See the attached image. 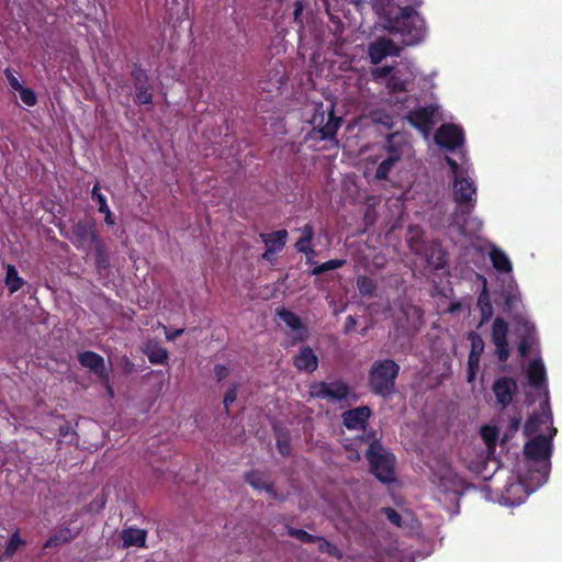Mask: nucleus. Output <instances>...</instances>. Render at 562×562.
<instances>
[{
    "label": "nucleus",
    "instance_id": "obj_1",
    "mask_svg": "<svg viewBox=\"0 0 562 562\" xmlns=\"http://www.w3.org/2000/svg\"><path fill=\"white\" fill-rule=\"evenodd\" d=\"M402 4V2L400 1ZM417 5L403 3L397 12L384 16L383 29L397 37L405 46L418 45L427 35L425 19L416 11Z\"/></svg>",
    "mask_w": 562,
    "mask_h": 562
},
{
    "label": "nucleus",
    "instance_id": "obj_2",
    "mask_svg": "<svg viewBox=\"0 0 562 562\" xmlns=\"http://www.w3.org/2000/svg\"><path fill=\"white\" fill-rule=\"evenodd\" d=\"M543 413L540 416L530 417L525 424V432L528 436L537 435L530 439L524 448V452L531 460H547L552 450L551 440L557 434V428L552 426L553 416L548 407V403L542 405Z\"/></svg>",
    "mask_w": 562,
    "mask_h": 562
},
{
    "label": "nucleus",
    "instance_id": "obj_3",
    "mask_svg": "<svg viewBox=\"0 0 562 562\" xmlns=\"http://www.w3.org/2000/svg\"><path fill=\"white\" fill-rule=\"evenodd\" d=\"M446 161L453 177L452 193L457 203V213L469 214L476 203L475 183L469 177L468 170L459 166L456 160L447 156Z\"/></svg>",
    "mask_w": 562,
    "mask_h": 562
},
{
    "label": "nucleus",
    "instance_id": "obj_4",
    "mask_svg": "<svg viewBox=\"0 0 562 562\" xmlns=\"http://www.w3.org/2000/svg\"><path fill=\"white\" fill-rule=\"evenodd\" d=\"M340 119L334 114V104H316L311 119L312 131L310 137L315 140L334 139L340 126Z\"/></svg>",
    "mask_w": 562,
    "mask_h": 562
},
{
    "label": "nucleus",
    "instance_id": "obj_5",
    "mask_svg": "<svg viewBox=\"0 0 562 562\" xmlns=\"http://www.w3.org/2000/svg\"><path fill=\"white\" fill-rule=\"evenodd\" d=\"M400 366L391 360L375 361L369 373L371 390L379 395L386 396L395 392V379L398 375Z\"/></svg>",
    "mask_w": 562,
    "mask_h": 562
},
{
    "label": "nucleus",
    "instance_id": "obj_6",
    "mask_svg": "<svg viewBox=\"0 0 562 562\" xmlns=\"http://www.w3.org/2000/svg\"><path fill=\"white\" fill-rule=\"evenodd\" d=\"M370 468L375 477L383 482H392L394 477V457L378 440H373L367 451Z\"/></svg>",
    "mask_w": 562,
    "mask_h": 562
},
{
    "label": "nucleus",
    "instance_id": "obj_7",
    "mask_svg": "<svg viewBox=\"0 0 562 562\" xmlns=\"http://www.w3.org/2000/svg\"><path fill=\"white\" fill-rule=\"evenodd\" d=\"M72 245L80 250L88 251L91 246L100 240L95 224L92 220L75 223L68 236Z\"/></svg>",
    "mask_w": 562,
    "mask_h": 562
},
{
    "label": "nucleus",
    "instance_id": "obj_8",
    "mask_svg": "<svg viewBox=\"0 0 562 562\" xmlns=\"http://www.w3.org/2000/svg\"><path fill=\"white\" fill-rule=\"evenodd\" d=\"M407 120L428 138L434 125L440 120L439 105L429 104L417 108L408 113Z\"/></svg>",
    "mask_w": 562,
    "mask_h": 562
},
{
    "label": "nucleus",
    "instance_id": "obj_9",
    "mask_svg": "<svg viewBox=\"0 0 562 562\" xmlns=\"http://www.w3.org/2000/svg\"><path fill=\"white\" fill-rule=\"evenodd\" d=\"M407 144L402 140L397 135L387 137V156L381 161L376 168L375 178L378 180H385L397 161H400L404 154Z\"/></svg>",
    "mask_w": 562,
    "mask_h": 562
},
{
    "label": "nucleus",
    "instance_id": "obj_10",
    "mask_svg": "<svg viewBox=\"0 0 562 562\" xmlns=\"http://www.w3.org/2000/svg\"><path fill=\"white\" fill-rule=\"evenodd\" d=\"M311 394L315 397L336 403L347 400L350 395V390L348 385L341 381L321 382L312 385Z\"/></svg>",
    "mask_w": 562,
    "mask_h": 562
},
{
    "label": "nucleus",
    "instance_id": "obj_11",
    "mask_svg": "<svg viewBox=\"0 0 562 562\" xmlns=\"http://www.w3.org/2000/svg\"><path fill=\"white\" fill-rule=\"evenodd\" d=\"M508 324L501 317H496L492 325L491 338L495 346V356L501 362H505L509 358L508 348Z\"/></svg>",
    "mask_w": 562,
    "mask_h": 562
},
{
    "label": "nucleus",
    "instance_id": "obj_12",
    "mask_svg": "<svg viewBox=\"0 0 562 562\" xmlns=\"http://www.w3.org/2000/svg\"><path fill=\"white\" fill-rule=\"evenodd\" d=\"M133 86L135 89V103L137 104H151L153 103V87L149 83L148 76L144 69L134 66L132 70Z\"/></svg>",
    "mask_w": 562,
    "mask_h": 562
},
{
    "label": "nucleus",
    "instance_id": "obj_13",
    "mask_svg": "<svg viewBox=\"0 0 562 562\" xmlns=\"http://www.w3.org/2000/svg\"><path fill=\"white\" fill-rule=\"evenodd\" d=\"M463 140L462 130L454 124H443L435 134L436 144L448 150L457 149L463 144Z\"/></svg>",
    "mask_w": 562,
    "mask_h": 562
},
{
    "label": "nucleus",
    "instance_id": "obj_14",
    "mask_svg": "<svg viewBox=\"0 0 562 562\" xmlns=\"http://www.w3.org/2000/svg\"><path fill=\"white\" fill-rule=\"evenodd\" d=\"M401 47L391 38L379 37L369 46V57L373 64L381 63L387 56H398Z\"/></svg>",
    "mask_w": 562,
    "mask_h": 562
},
{
    "label": "nucleus",
    "instance_id": "obj_15",
    "mask_svg": "<svg viewBox=\"0 0 562 562\" xmlns=\"http://www.w3.org/2000/svg\"><path fill=\"white\" fill-rule=\"evenodd\" d=\"M492 390L497 404L505 408L512 403L513 395L517 392V383L512 378L503 376L495 380Z\"/></svg>",
    "mask_w": 562,
    "mask_h": 562
},
{
    "label": "nucleus",
    "instance_id": "obj_16",
    "mask_svg": "<svg viewBox=\"0 0 562 562\" xmlns=\"http://www.w3.org/2000/svg\"><path fill=\"white\" fill-rule=\"evenodd\" d=\"M519 336L518 351L521 357H527L537 342L535 326L528 321L521 319L516 329Z\"/></svg>",
    "mask_w": 562,
    "mask_h": 562
},
{
    "label": "nucleus",
    "instance_id": "obj_17",
    "mask_svg": "<svg viewBox=\"0 0 562 562\" xmlns=\"http://www.w3.org/2000/svg\"><path fill=\"white\" fill-rule=\"evenodd\" d=\"M78 361L100 379H108L104 359L100 355L93 351H85L78 355Z\"/></svg>",
    "mask_w": 562,
    "mask_h": 562
},
{
    "label": "nucleus",
    "instance_id": "obj_18",
    "mask_svg": "<svg viewBox=\"0 0 562 562\" xmlns=\"http://www.w3.org/2000/svg\"><path fill=\"white\" fill-rule=\"evenodd\" d=\"M371 415V411L368 406H360L342 414L344 425L348 429H363L368 418Z\"/></svg>",
    "mask_w": 562,
    "mask_h": 562
},
{
    "label": "nucleus",
    "instance_id": "obj_19",
    "mask_svg": "<svg viewBox=\"0 0 562 562\" xmlns=\"http://www.w3.org/2000/svg\"><path fill=\"white\" fill-rule=\"evenodd\" d=\"M280 319L293 331V341H302L306 338L307 330L302 325L300 317L288 310L278 311Z\"/></svg>",
    "mask_w": 562,
    "mask_h": 562
},
{
    "label": "nucleus",
    "instance_id": "obj_20",
    "mask_svg": "<svg viewBox=\"0 0 562 562\" xmlns=\"http://www.w3.org/2000/svg\"><path fill=\"white\" fill-rule=\"evenodd\" d=\"M142 351L153 364H164L169 356L168 350L156 340H147L143 345Z\"/></svg>",
    "mask_w": 562,
    "mask_h": 562
},
{
    "label": "nucleus",
    "instance_id": "obj_21",
    "mask_svg": "<svg viewBox=\"0 0 562 562\" xmlns=\"http://www.w3.org/2000/svg\"><path fill=\"white\" fill-rule=\"evenodd\" d=\"M294 366L300 371L313 372L317 369L318 359L310 347H304L293 359Z\"/></svg>",
    "mask_w": 562,
    "mask_h": 562
},
{
    "label": "nucleus",
    "instance_id": "obj_22",
    "mask_svg": "<svg viewBox=\"0 0 562 562\" xmlns=\"http://www.w3.org/2000/svg\"><path fill=\"white\" fill-rule=\"evenodd\" d=\"M79 533L80 529L63 527L47 539V541L44 543L43 549L56 548L64 543H68L75 538H77Z\"/></svg>",
    "mask_w": 562,
    "mask_h": 562
},
{
    "label": "nucleus",
    "instance_id": "obj_23",
    "mask_svg": "<svg viewBox=\"0 0 562 562\" xmlns=\"http://www.w3.org/2000/svg\"><path fill=\"white\" fill-rule=\"evenodd\" d=\"M260 238L266 247L270 248V251L279 252L285 246L288 232L280 229L270 234H260Z\"/></svg>",
    "mask_w": 562,
    "mask_h": 562
},
{
    "label": "nucleus",
    "instance_id": "obj_24",
    "mask_svg": "<svg viewBox=\"0 0 562 562\" xmlns=\"http://www.w3.org/2000/svg\"><path fill=\"white\" fill-rule=\"evenodd\" d=\"M121 538L123 540L124 548L133 546L144 547L146 541V531L138 528H127L122 530Z\"/></svg>",
    "mask_w": 562,
    "mask_h": 562
},
{
    "label": "nucleus",
    "instance_id": "obj_25",
    "mask_svg": "<svg viewBox=\"0 0 562 562\" xmlns=\"http://www.w3.org/2000/svg\"><path fill=\"white\" fill-rule=\"evenodd\" d=\"M528 380L535 387H540L546 381V369L541 360H533L528 367Z\"/></svg>",
    "mask_w": 562,
    "mask_h": 562
},
{
    "label": "nucleus",
    "instance_id": "obj_26",
    "mask_svg": "<svg viewBox=\"0 0 562 562\" xmlns=\"http://www.w3.org/2000/svg\"><path fill=\"white\" fill-rule=\"evenodd\" d=\"M411 81V77L402 75L400 70H395L389 77L386 87L392 93L405 92L408 91V86Z\"/></svg>",
    "mask_w": 562,
    "mask_h": 562
},
{
    "label": "nucleus",
    "instance_id": "obj_27",
    "mask_svg": "<svg viewBox=\"0 0 562 562\" xmlns=\"http://www.w3.org/2000/svg\"><path fill=\"white\" fill-rule=\"evenodd\" d=\"M469 340L471 341V351L469 355V364L471 367L480 364V357L484 351V341L482 337L474 331L469 334Z\"/></svg>",
    "mask_w": 562,
    "mask_h": 562
},
{
    "label": "nucleus",
    "instance_id": "obj_28",
    "mask_svg": "<svg viewBox=\"0 0 562 562\" xmlns=\"http://www.w3.org/2000/svg\"><path fill=\"white\" fill-rule=\"evenodd\" d=\"M490 258L493 263V267L503 273H509L513 270L512 262L508 256L498 248H493L490 251Z\"/></svg>",
    "mask_w": 562,
    "mask_h": 562
},
{
    "label": "nucleus",
    "instance_id": "obj_29",
    "mask_svg": "<svg viewBox=\"0 0 562 562\" xmlns=\"http://www.w3.org/2000/svg\"><path fill=\"white\" fill-rule=\"evenodd\" d=\"M4 283L10 293H15L24 285V280L19 276L18 270L13 265L7 266Z\"/></svg>",
    "mask_w": 562,
    "mask_h": 562
},
{
    "label": "nucleus",
    "instance_id": "obj_30",
    "mask_svg": "<svg viewBox=\"0 0 562 562\" xmlns=\"http://www.w3.org/2000/svg\"><path fill=\"white\" fill-rule=\"evenodd\" d=\"M246 481L256 490H266L272 496H276L271 484L263 480V475L260 472L251 471L246 474Z\"/></svg>",
    "mask_w": 562,
    "mask_h": 562
},
{
    "label": "nucleus",
    "instance_id": "obj_31",
    "mask_svg": "<svg viewBox=\"0 0 562 562\" xmlns=\"http://www.w3.org/2000/svg\"><path fill=\"white\" fill-rule=\"evenodd\" d=\"M357 288L362 296L371 297L376 290V284L372 279L360 276L357 278Z\"/></svg>",
    "mask_w": 562,
    "mask_h": 562
},
{
    "label": "nucleus",
    "instance_id": "obj_32",
    "mask_svg": "<svg viewBox=\"0 0 562 562\" xmlns=\"http://www.w3.org/2000/svg\"><path fill=\"white\" fill-rule=\"evenodd\" d=\"M477 306L481 311V323L488 321L493 315V307L486 292H482L477 299Z\"/></svg>",
    "mask_w": 562,
    "mask_h": 562
},
{
    "label": "nucleus",
    "instance_id": "obj_33",
    "mask_svg": "<svg viewBox=\"0 0 562 562\" xmlns=\"http://www.w3.org/2000/svg\"><path fill=\"white\" fill-rule=\"evenodd\" d=\"M93 247L95 249V263L98 269H106L110 265V261L102 240L100 239L97 241Z\"/></svg>",
    "mask_w": 562,
    "mask_h": 562
},
{
    "label": "nucleus",
    "instance_id": "obj_34",
    "mask_svg": "<svg viewBox=\"0 0 562 562\" xmlns=\"http://www.w3.org/2000/svg\"><path fill=\"white\" fill-rule=\"evenodd\" d=\"M345 263H346V260H344V259L328 260V261H326L324 263L317 265L312 270V274L313 276H319V274H322L324 272H327L329 270L338 269V268L342 267Z\"/></svg>",
    "mask_w": 562,
    "mask_h": 562
},
{
    "label": "nucleus",
    "instance_id": "obj_35",
    "mask_svg": "<svg viewBox=\"0 0 562 562\" xmlns=\"http://www.w3.org/2000/svg\"><path fill=\"white\" fill-rule=\"evenodd\" d=\"M481 436L488 449H493L498 437V430L494 426L486 425L481 428Z\"/></svg>",
    "mask_w": 562,
    "mask_h": 562
},
{
    "label": "nucleus",
    "instance_id": "obj_36",
    "mask_svg": "<svg viewBox=\"0 0 562 562\" xmlns=\"http://www.w3.org/2000/svg\"><path fill=\"white\" fill-rule=\"evenodd\" d=\"M288 533L291 537H294L295 539H297L302 542H305V543H314V542H316V539H318L317 536H313V535L306 532L305 530L295 529L292 527L288 528Z\"/></svg>",
    "mask_w": 562,
    "mask_h": 562
},
{
    "label": "nucleus",
    "instance_id": "obj_37",
    "mask_svg": "<svg viewBox=\"0 0 562 562\" xmlns=\"http://www.w3.org/2000/svg\"><path fill=\"white\" fill-rule=\"evenodd\" d=\"M21 543H22V540H21V538L19 536V532L15 531L11 536V538H10L8 544H7V547L4 549V552H3V555L7 557V558L13 557Z\"/></svg>",
    "mask_w": 562,
    "mask_h": 562
},
{
    "label": "nucleus",
    "instance_id": "obj_38",
    "mask_svg": "<svg viewBox=\"0 0 562 562\" xmlns=\"http://www.w3.org/2000/svg\"><path fill=\"white\" fill-rule=\"evenodd\" d=\"M456 481H457V476L450 469H447L445 471V474H442L440 476V485L446 491L454 488Z\"/></svg>",
    "mask_w": 562,
    "mask_h": 562
},
{
    "label": "nucleus",
    "instance_id": "obj_39",
    "mask_svg": "<svg viewBox=\"0 0 562 562\" xmlns=\"http://www.w3.org/2000/svg\"><path fill=\"white\" fill-rule=\"evenodd\" d=\"M18 91L24 104H26L27 106H33L36 104L37 99L33 90L22 87Z\"/></svg>",
    "mask_w": 562,
    "mask_h": 562
},
{
    "label": "nucleus",
    "instance_id": "obj_40",
    "mask_svg": "<svg viewBox=\"0 0 562 562\" xmlns=\"http://www.w3.org/2000/svg\"><path fill=\"white\" fill-rule=\"evenodd\" d=\"M91 196L93 200L97 201L98 203V211L101 213V212H104V211H108L109 206H108V203H106V199L105 196L100 192L99 190V186L95 184L91 191Z\"/></svg>",
    "mask_w": 562,
    "mask_h": 562
},
{
    "label": "nucleus",
    "instance_id": "obj_41",
    "mask_svg": "<svg viewBox=\"0 0 562 562\" xmlns=\"http://www.w3.org/2000/svg\"><path fill=\"white\" fill-rule=\"evenodd\" d=\"M382 510L391 524H393L396 527L402 526V517L395 509L391 507H385Z\"/></svg>",
    "mask_w": 562,
    "mask_h": 562
},
{
    "label": "nucleus",
    "instance_id": "obj_42",
    "mask_svg": "<svg viewBox=\"0 0 562 562\" xmlns=\"http://www.w3.org/2000/svg\"><path fill=\"white\" fill-rule=\"evenodd\" d=\"M295 248L299 252H303L306 256L315 254V250L311 246V240L308 239L300 238L295 244Z\"/></svg>",
    "mask_w": 562,
    "mask_h": 562
},
{
    "label": "nucleus",
    "instance_id": "obj_43",
    "mask_svg": "<svg viewBox=\"0 0 562 562\" xmlns=\"http://www.w3.org/2000/svg\"><path fill=\"white\" fill-rule=\"evenodd\" d=\"M236 397H237V385L233 384L225 393V396L223 400V404H224L226 411L228 409V406L236 401Z\"/></svg>",
    "mask_w": 562,
    "mask_h": 562
},
{
    "label": "nucleus",
    "instance_id": "obj_44",
    "mask_svg": "<svg viewBox=\"0 0 562 562\" xmlns=\"http://www.w3.org/2000/svg\"><path fill=\"white\" fill-rule=\"evenodd\" d=\"M277 446L282 456H289L291 451L290 441L285 436H278Z\"/></svg>",
    "mask_w": 562,
    "mask_h": 562
},
{
    "label": "nucleus",
    "instance_id": "obj_45",
    "mask_svg": "<svg viewBox=\"0 0 562 562\" xmlns=\"http://www.w3.org/2000/svg\"><path fill=\"white\" fill-rule=\"evenodd\" d=\"M316 542H319V550L322 552H327L331 555L336 554L337 548L335 546H333L330 542H328L327 540H325L324 538L318 537V539H316Z\"/></svg>",
    "mask_w": 562,
    "mask_h": 562
},
{
    "label": "nucleus",
    "instance_id": "obj_46",
    "mask_svg": "<svg viewBox=\"0 0 562 562\" xmlns=\"http://www.w3.org/2000/svg\"><path fill=\"white\" fill-rule=\"evenodd\" d=\"M393 74V67L385 66L375 68L372 71V76L374 79L389 78Z\"/></svg>",
    "mask_w": 562,
    "mask_h": 562
},
{
    "label": "nucleus",
    "instance_id": "obj_47",
    "mask_svg": "<svg viewBox=\"0 0 562 562\" xmlns=\"http://www.w3.org/2000/svg\"><path fill=\"white\" fill-rule=\"evenodd\" d=\"M4 75H5V78L10 85V87L13 89V90H19L21 89L23 86L21 85V82L19 81V79L13 75V72L10 70V69H5L4 70Z\"/></svg>",
    "mask_w": 562,
    "mask_h": 562
},
{
    "label": "nucleus",
    "instance_id": "obj_48",
    "mask_svg": "<svg viewBox=\"0 0 562 562\" xmlns=\"http://www.w3.org/2000/svg\"><path fill=\"white\" fill-rule=\"evenodd\" d=\"M300 232H301V237L300 238H304V239H308V240H313L314 238V228L311 224H306L304 225L302 228H300Z\"/></svg>",
    "mask_w": 562,
    "mask_h": 562
},
{
    "label": "nucleus",
    "instance_id": "obj_49",
    "mask_svg": "<svg viewBox=\"0 0 562 562\" xmlns=\"http://www.w3.org/2000/svg\"><path fill=\"white\" fill-rule=\"evenodd\" d=\"M214 373H215L217 381H222L228 375V370L223 364H216L214 368Z\"/></svg>",
    "mask_w": 562,
    "mask_h": 562
},
{
    "label": "nucleus",
    "instance_id": "obj_50",
    "mask_svg": "<svg viewBox=\"0 0 562 562\" xmlns=\"http://www.w3.org/2000/svg\"><path fill=\"white\" fill-rule=\"evenodd\" d=\"M164 329H165V334H166V339L171 341V340H175L176 338H178L179 336H181L184 331L183 328H178V329H175V330H169L166 326H164Z\"/></svg>",
    "mask_w": 562,
    "mask_h": 562
},
{
    "label": "nucleus",
    "instance_id": "obj_51",
    "mask_svg": "<svg viewBox=\"0 0 562 562\" xmlns=\"http://www.w3.org/2000/svg\"><path fill=\"white\" fill-rule=\"evenodd\" d=\"M506 305L509 310H513L517 306V303L520 301L519 296L516 294H510L506 296Z\"/></svg>",
    "mask_w": 562,
    "mask_h": 562
},
{
    "label": "nucleus",
    "instance_id": "obj_52",
    "mask_svg": "<svg viewBox=\"0 0 562 562\" xmlns=\"http://www.w3.org/2000/svg\"><path fill=\"white\" fill-rule=\"evenodd\" d=\"M356 324H357L356 318L353 316L349 315L346 318L345 331L348 333V331L352 330L355 328Z\"/></svg>",
    "mask_w": 562,
    "mask_h": 562
},
{
    "label": "nucleus",
    "instance_id": "obj_53",
    "mask_svg": "<svg viewBox=\"0 0 562 562\" xmlns=\"http://www.w3.org/2000/svg\"><path fill=\"white\" fill-rule=\"evenodd\" d=\"M477 369H479V366H473V367H471V366L468 363V381H469V382H471V381H473V380H474Z\"/></svg>",
    "mask_w": 562,
    "mask_h": 562
},
{
    "label": "nucleus",
    "instance_id": "obj_54",
    "mask_svg": "<svg viewBox=\"0 0 562 562\" xmlns=\"http://www.w3.org/2000/svg\"><path fill=\"white\" fill-rule=\"evenodd\" d=\"M59 436L67 437L70 434V426L68 424H63L58 426Z\"/></svg>",
    "mask_w": 562,
    "mask_h": 562
},
{
    "label": "nucleus",
    "instance_id": "obj_55",
    "mask_svg": "<svg viewBox=\"0 0 562 562\" xmlns=\"http://www.w3.org/2000/svg\"><path fill=\"white\" fill-rule=\"evenodd\" d=\"M101 213L104 214V222L108 225H114V221H113L110 207L108 209V211H104V212H101Z\"/></svg>",
    "mask_w": 562,
    "mask_h": 562
},
{
    "label": "nucleus",
    "instance_id": "obj_56",
    "mask_svg": "<svg viewBox=\"0 0 562 562\" xmlns=\"http://www.w3.org/2000/svg\"><path fill=\"white\" fill-rule=\"evenodd\" d=\"M273 254H276V251H270V248L267 247L266 251L262 254V258L271 260Z\"/></svg>",
    "mask_w": 562,
    "mask_h": 562
},
{
    "label": "nucleus",
    "instance_id": "obj_57",
    "mask_svg": "<svg viewBox=\"0 0 562 562\" xmlns=\"http://www.w3.org/2000/svg\"><path fill=\"white\" fill-rule=\"evenodd\" d=\"M349 459L350 460H359L360 459V454L358 452H351V454L349 456Z\"/></svg>",
    "mask_w": 562,
    "mask_h": 562
},
{
    "label": "nucleus",
    "instance_id": "obj_58",
    "mask_svg": "<svg viewBox=\"0 0 562 562\" xmlns=\"http://www.w3.org/2000/svg\"><path fill=\"white\" fill-rule=\"evenodd\" d=\"M301 12H302V7L300 4H297L296 9L294 11L295 19H297V16L301 14Z\"/></svg>",
    "mask_w": 562,
    "mask_h": 562
},
{
    "label": "nucleus",
    "instance_id": "obj_59",
    "mask_svg": "<svg viewBox=\"0 0 562 562\" xmlns=\"http://www.w3.org/2000/svg\"><path fill=\"white\" fill-rule=\"evenodd\" d=\"M473 222H475V223H476L477 228H480V227L482 226V223H481L480 221H477L476 218H474V220H473Z\"/></svg>",
    "mask_w": 562,
    "mask_h": 562
},
{
    "label": "nucleus",
    "instance_id": "obj_60",
    "mask_svg": "<svg viewBox=\"0 0 562 562\" xmlns=\"http://www.w3.org/2000/svg\"><path fill=\"white\" fill-rule=\"evenodd\" d=\"M441 265H442L441 262H438V263L436 265V268H439Z\"/></svg>",
    "mask_w": 562,
    "mask_h": 562
}]
</instances>
